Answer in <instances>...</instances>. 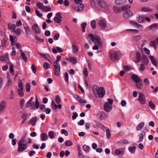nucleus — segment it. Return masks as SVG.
<instances>
[{
  "label": "nucleus",
  "instance_id": "f257e3e1",
  "mask_svg": "<svg viewBox=\"0 0 158 158\" xmlns=\"http://www.w3.org/2000/svg\"><path fill=\"white\" fill-rule=\"evenodd\" d=\"M94 93L96 97L102 98L105 94V91L103 87H99L97 89H96L94 90Z\"/></svg>",
  "mask_w": 158,
  "mask_h": 158
},
{
  "label": "nucleus",
  "instance_id": "f03ea898",
  "mask_svg": "<svg viewBox=\"0 0 158 158\" xmlns=\"http://www.w3.org/2000/svg\"><path fill=\"white\" fill-rule=\"evenodd\" d=\"M88 37L95 44L99 45L102 44L101 38L99 36L96 35L94 36L92 34H90L88 35Z\"/></svg>",
  "mask_w": 158,
  "mask_h": 158
},
{
  "label": "nucleus",
  "instance_id": "7ed1b4c3",
  "mask_svg": "<svg viewBox=\"0 0 158 158\" xmlns=\"http://www.w3.org/2000/svg\"><path fill=\"white\" fill-rule=\"evenodd\" d=\"M108 100V102L105 103L104 106V108L106 112H109L112 110L113 100L111 98H109Z\"/></svg>",
  "mask_w": 158,
  "mask_h": 158
},
{
  "label": "nucleus",
  "instance_id": "20e7f679",
  "mask_svg": "<svg viewBox=\"0 0 158 158\" xmlns=\"http://www.w3.org/2000/svg\"><path fill=\"white\" fill-rule=\"evenodd\" d=\"M72 8L77 12H80L84 9L83 5L81 3H76L74 5Z\"/></svg>",
  "mask_w": 158,
  "mask_h": 158
},
{
  "label": "nucleus",
  "instance_id": "39448f33",
  "mask_svg": "<svg viewBox=\"0 0 158 158\" xmlns=\"http://www.w3.org/2000/svg\"><path fill=\"white\" fill-rule=\"evenodd\" d=\"M109 54L112 60H114L116 59L119 60L118 57V53L117 52L111 50Z\"/></svg>",
  "mask_w": 158,
  "mask_h": 158
},
{
  "label": "nucleus",
  "instance_id": "423d86ee",
  "mask_svg": "<svg viewBox=\"0 0 158 158\" xmlns=\"http://www.w3.org/2000/svg\"><path fill=\"white\" fill-rule=\"evenodd\" d=\"M107 23L106 22L103 20L101 19L98 21V24L100 28L102 29H105L107 26Z\"/></svg>",
  "mask_w": 158,
  "mask_h": 158
},
{
  "label": "nucleus",
  "instance_id": "0eeeda50",
  "mask_svg": "<svg viewBox=\"0 0 158 158\" xmlns=\"http://www.w3.org/2000/svg\"><path fill=\"white\" fill-rule=\"evenodd\" d=\"M139 101L141 104H145L146 103V99L144 95L141 93H139Z\"/></svg>",
  "mask_w": 158,
  "mask_h": 158
},
{
  "label": "nucleus",
  "instance_id": "6e6552de",
  "mask_svg": "<svg viewBox=\"0 0 158 158\" xmlns=\"http://www.w3.org/2000/svg\"><path fill=\"white\" fill-rule=\"evenodd\" d=\"M32 29L33 32L39 34L40 33V30L38 25L36 23L34 24L32 27Z\"/></svg>",
  "mask_w": 158,
  "mask_h": 158
},
{
  "label": "nucleus",
  "instance_id": "1a4fd4ad",
  "mask_svg": "<svg viewBox=\"0 0 158 158\" xmlns=\"http://www.w3.org/2000/svg\"><path fill=\"white\" fill-rule=\"evenodd\" d=\"M97 2L98 5L101 8L106 9L107 7V4L103 0H97Z\"/></svg>",
  "mask_w": 158,
  "mask_h": 158
},
{
  "label": "nucleus",
  "instance_id": "9d476101",
  "mask_svg": "<svg viewBox=\"0 0 158 158\" xmlns=\"http://www.w3.org/2000/svg\"><path fill=\"white\" fill-rule=\"evenodd\" d=\"M27 148V145L26 143L25 144H22L19 143L18 151L19 152H22L25 150Z\"/></svg>",
  "mask_w": 158,
  "mask_h": 158
},
{
  "label": "nucleus",
  "instance_id": "9b49d317",
  "mask_svg": "<svg viewBox=\"0 0 158 158\" xmlns=\"http://www.w3.org/2000/svg\"><path fill=\"white\" fill-rule=\"evenodd\" d=\"M133 15V12L131 10H127L123 13L124 16L126 18H128L131 17Z\"/></svg>",
  "mask_w": 158,
  "mask_h": 158
},
{
  "label": "nucleus",
  "instance_id": "f8f14e48",
  "mask_svg": "<svg viewBox=\"0 0 158 158\" xmlns=\"http://www.w3.org/2000/svg\"><path fill=\"white\" fill-rule=\"evenodd\" d=\"M54 73L56 76L60 75V64L54 65Z\"/></svg>",
  "mask_w": 158,
  "mask_h": 158
},
{
  "label": "nucleus",
  "instance_id": "ddd939ff",
  "mask_svg": "<svg viewBox=\"0 0 158 158\" xmlns=\"http://www.w3.org/2000/svg\"><path fill=\"white\" fill-rule=\"evenodd\" d=\"M149 58L152 64L155 67H157L158 64L156 58L153 56H150Z\"/></svg>",
  "mask_w": 158,
  "mask_h": 158
},
{
  "label": "nucleus",
  "instance_id": "4468645a",
  "mask_svg": "<svg viewBox=\"0 0 158 158\" xmlns=\"http://www.w3.org/2000/svg\"><path fill=\"white\" fill-rule=\"evenodd\" d=\"M131 77L136 83L140 82L142 81L139 77L136 74L132 75Z\"/></svg>",
  "mask_w": 158,
  "mask_h": 158
},
{
  "label": "nucleus",
  "instance_id": "2eb2a0df",
  "mask_svg": "<svg viewBox=\"0 0 158 158\" xmlns=\"http://www.w3.org/2000/svg\"><path fill=\"white\" fill-rule=\"evenodd\" d=\"M98 116L102 119H105L107 117V114L105 112L101 111L98 114Z\"/></svg>",
  "mask_w": 158,
  "mask_h": 158
},
{
  "label": "nucleus",
  "instance_id": "dca6fc26",
  "mask_svg": "<svg viewBox=\"0 0 158 158\" xmlns=\"http://www.w3.org/2000/svg\"><path fill=\"white\" fill-rule=\"evenodd\" d=\"M115 153L118 156H121L124 154L123 150L122 148H120L116 150Z\"/></svg>",
  "mask_w": 158,
  "mask_h": 158
},
{
  "label": "nucleus",
  "instance_id": "f3484780",
  "mask_svg": "<svg viewBox=\"0 0 158 158\" xmlns=\"http://www.w3.org/2000/svg\"><path fill=\"white\" fill-rule=\"evenodd\" d=\"M6 108V104L5 102H3L0 104V114H2L4 112Z\"/></svg>",
  "mask_w": 158,
  "mask_h": 158
},
{
  "label": "nucleus",
  "instance_id": "a211bd4d",
  "mask_svg": "<svg viewBox=\"0 0 158 158\" xmlns=\"http://www.w3.org/2000/svg\"><path fill=\"white\" fill-rule=\"evenodd\" d=\"M35 106L33 105H31L30 107V109L31 110H32L33 109H36L39 108V103L36 97V101L35 102Z\"/></svg>",
  "mask_w": 158,
  "mask_h": 158
},
{
  "label": "nucleus",
  "instance_id": "6ab92c4d",
  "mask_svg": "<svg viewBox=\"0 0 158 158\" xmlns=\"http://www.w3.org/2000/svg\"><path fill=\"white\" fill-rule=\"evenodd\" d=\"M16 27V25L15 24H11L9 23L8 24V27L9 29L12 30V31L14 32L15 31V29Z\"/></svg>",
  "mask_w": 158,
  "mask_h": 158
},
{
  "label": "nucleus",
  "instance_id": "aec40b11",
  "mask_svg": "<svg viewBox=\"0 0 158 158\" xmlns=\"http://www.w3.org/2000/svg\"><path fill=\"white\" fill-rule=\"evenodd\" d=\"M26 135H24L20 139L19 143L22 144H25L26 143L27 145L28 143L26 139Z\"/></svg>",
  "mask_w": 158,
  "mask_h": 158
},
{
  "label": "nucleus",
  "instance_id": "412c9836",
  "mask_svg": "<svg viewBox=\"0 0 158 158\" xmlns=\"http://www.w3.org/2000/svg\"><path fill=\"white\" fill-rule=\"evenodd\" d=\"M142 60L145 64H147L149 62V60L148 57L144 55L142 56Z\"/></svg>",
  "mask_w": 158,
  "mask_h": 158
},
{
  "label": "nucleus",
  "instance_id": "4be33fe9",
  "mask_svg": "<svg viewBox=\"0 0 158 158\" xmlns=\"http://www.w3.org/2000/svg\"><path fill=\"white\" fill-rule=\"evenodd\" d=\"M37 121V118L36 117H35L32 118L30 120V123H31L32 126H34Z\"/></svg>",
  "mask_w": 158,
  "mask_h": 158
},
{
  "label": "nucleus",
  "instance_id": "5701e85b",
  "mask_svg": "<svg viewBox=\"0 0 158 158\" xmlns=\"http://www.w3.org/2000/svg\"><path fill=\"white\" fill-rule=\"evenodd\" d=\"M150 29H158V23H155L152 24L149 27Z\"/></svg>",
  "mask_w": 158,
  "mask_h": 158
},
{
  "label": "nucleus",
  "instance_id": "b1692460",
  "mask_svg": "<svg viewBox=\"0 0 158 158\" xmlns=\"http://www.w3.org/2000/svg\"><path fill=\"white\" fill-rule=\"evenodd\" d=\"M131 7V6L129 5H125L120 6L121 11L125 10L127 9H129Z\"/></svg>",
  "mask_w": 158,
  "mask_h": 158
},
{
  "label": "nucleus",
  "instance_id": "393cba45",
  "mask_svg": "<svg viewBox=\"0 0 158 158\" xmlns=\"http://www.w3.org/2000/svg\"><path fill=\"white\" fill-rule=\"evenodd\" d=\"M114 11L115 13H120L121 11L120 7H118L117 6H114Z\"/></svg>",
  "mask_w": 158,
  "mask_h": 158
},
{
  "label": "nucleus",
  "instance_id": "a878e982",
  "mask_svg": "<svg viewBox=\"0 0 158 158\" xmlns=\"http://www.w3.org/2000/svg\"><path fill=\"white\" fill-rule=\"evenodd\" d=\"M41 137L43 141L45 140L48 138L47 134L45 133H42L41 134Z\"/></svg>",
  "mask_w": 158,
  "mask_h": 158
},
{
  "label": "nucleus",
  "instance_id": "bb28decb",
  "mask_svg": "<svg viewBox=\"0 0 158 158\" xmlns=\"http://www.w3.org/2000/svg\"><path fill=\"white\" fill-rule=\"evenodd\" d=\"M141 10L144 12H148L152 10V9L148 7H143L141 8Z\"/></svg>",
  "mask_w": 158,
  "mask_h": 158
},
{
  "label": "nucleus",
  "instance_id": "cd10ccee",
  "mask_svg": "<svg viewBox=\"0 0 158 158\" xmlns=\"http://www.w3.org/2000/svg\"><path fill=\"white\" fill-rule=\"evenodd\" d=\"M144 123L143 122H142L140 123L139 125L136 127V130H141L143 127L144 126Z\"/></svg>",
  "mask_w": 158,
  "mask_h": 158
},
{
  "label": "nucleus",
  "instance_id": "c85d7f7f",
  "mask_svg": "<svg viewBox=\"0 0 158 158\" xmlns=\"http://www.w3.org/2000/svg\"><path fill=\"white\" fill-rule=\"evenodd\" d=\"M124 2V0H115L114 1L115 3L118 5H122Z\"/></svg>",
  "mask_w": 158,
  "mask_h": 158
},
{
  "label": "nucleus",
  "instance_id": "c756f323",
  "mask_svg": "<svg viewBox=\"0 0 158 158\" xmlns=\"http://www.w3.org/2000/svg\"><path fill=\"white\" fill-rule=\"evenodd\" d=\"M145 16L143 15H139L138 21L140 23H142L144 20Z\"/></svg>",
  "mask_w": 158,
  "mask_h": 158
},
{
  "label": "nucleus",
  "instance_id": "7c9ffc66",
  "mask_svg": "<svg viewBox=\"0 0 158 158\" xmlns=\"http://www.w3.org/2000/svg\"><path fill=\"white\" fill-rule=\"evenodd\" d=\"M23 89H17L18 93L19 96L20 97H23L24 95L23 92Z\"/></svg>",
  "mask_w": 158,
  "mask_h": 158
},
{
  "label": "nucleus",
  "instance_id": "2f4dec72",
  "mask_svg": "<svg viewBox=\"0 0 158 158\" xmlns=\"http://www.w3.org/2000/svg\"><path fill=\"white\" fill-rule=\"evenodd\" d=\"M37 6L39 8L43 10L45 6H44L43 3L41 2H38L37 4Z\"/></svg>",
  "mask_w": 158,
  "mask_h": 158
},
{
  "label": "nucleus",
  "instance_id": "473e14b6",
  "mask_svg": "<svg viewBox=\"0 0 158 158\" xmlns=\"http://www.w3.org/2000/svg\"><path fill=\"white\" fill-rule=\"evenodd\" d=\"M21 117L23 119V120L21 123V124H22L24 123V121L27 119V116L26 114H23L22 116Z\"/></svg>",
  "mask_w": 158,
  "mask_h": 158
},
{
  "label": "nucleus",
  "instance_id": "72a5a7b5",
  "mask_svg": "<svg viewBox=\"0 0 158 158\" xmlns=\"http://www.w3.org/2000/svg\"><path fill=\"white\" fill-rule=\"evenodd\" d=\"M149 106L152 110H154L156 107V105L152 101H150L149 102Z\"/></svg>",
  "mask_w": 158,
  "mask_h": 158
},
{
  "label": "nucleus",
  "instance_id": "f704fd0d",
  "mask_svg": "<svg viewBox=\"0 0 158 158\" xmlns=\"http://www.w3.org/2000/svg\"><path fill=\"white\" fill-rule=\"evenodd\" d=\"M136 149V147L135 146L133 147H129L128 148V150L131 153H134L135 152Z\"/></svg>",
  "mask_w": 158,
  "mask_h": 158
},
{
  "label": "nucleus",
  "instance_id": "c9c22d12",
  "mask_svg": "<svg viewBox=\"0 0 158 158\" xmlns=\"http://www.w3.org/2000/svg\"><path fill=\"white\" fill-rule=\"evenodd\" d=\"M91 26L92 28L94 29L96 27V22L95 20H93L91 23Z\"/></svg>",
  "mask_w": 158,
  "mask_h": 158
},
{
  "label": "nucleus",
  "instance_id": "e433bc0d",
  "mask_svg": "<svg viewBox=\"0 0 158 158\" xmlns=\"http://www.w3.org/2000/svg\"><path fill=\"white\" fill-rule=\"evenodd\" d=\"M142 81L138 83H136L135 86L137 88L139 89H142Z\"/></svg>",
  "mask_w": 158,
  "mask_h": 158
},
{
  "label": "nucleus",
  "instance_id": "4c0bfd02",
  "mask_svg": "<svg viewBox=\"0 0 158 158\" xmlns=\"http://www.w3.org/2000/svg\"><path fill=\"white\" fill-rule=\"evenodd\" d=\"M86 25L87 23L85 22L81 24V27L82 28V31L84 32H85V29Z\"/></svg>",
  "mask_w": 158,
  "mask_h": 158
},
{
  "label": "nucleus",
  "instance_id": "58836bf2",
  "mask_svg": "<svg viewBox=\"0 0 158 158\" xmlns=\"http://www.w3.org/2000/svg\"><path fill=\"white\" fill-rule=\"evenodd\" d=\"M51 10V8L48 6H45L43 8V10L44 12H46L50 11Z\"/></svg>",
  "mask_w": 158,
  "mask_h": 158
},
{
  "label": "nucleus",
  "instance_id": "ea45409f",
  "mask_svg": "<svg viewBox=\"0 0 158 158\" xmlns=\"http://www.w3.org/2000/svg\"><path fill=\"white\" fill-rule=\"evenodd\" d=\"M52 107L54 110H56L57 108V105L55 104L53 100L52 101Z\"/></svg>",
  "mask_w": 158,
  "mask_h": 158
},
{
  "label": "nucleus",
  "instance_id": "a19ab883",
  "mask_svg": "<svg viewBox=\"0 0 158 158\" xmlns=\"http://www.w3.org/2000/svg\"><path fill=\"white\" fill-rule=\"evenodd\" d=\"M136 56L137 60H141V55L139 51H137L136 52Z\"/></svg>",
  "mask_w": 158,
  "mask_h": 158
},
{
  "label": "nucleus",
  "instance_id": "79ce46f5",
  "mask_svg": "<svg viewBox=\"0 0 158 158\" xmlns=\"http://www.w3.org/2000/svg\"><path fill=\"white\" fill-rule=\"evenodd\" d=\"M48 136L50 138L53 139L54 138V133L52 131H50L48 132Z\"/></svg>",
  "mask_w": 158,
  "mask_h": 158
},
{
  "label": "nucleus",
  "instance_id": "37998d69",
  "mask_svg": "<svg viewBox=\"0 0 158 158\" xmlns=\"http://www.w3.org/2000/svg\"><path fill=\"white\" fill-rule=\"evenodd\" d=\"M24 29L26 32V34L27 35L29 33V32L31 31L30 29L28 26L25 27H24Z\"/></svg>",
  "mask_w": 158,
  "mask_h": 158
},
{
  "label": "nucleus",
  "instance_id": "c03bdc74",
  "mask_svg": "<svg viewBox=\"0 0 158 158\" xmlns=\"http://www.w3.org/2000/svg\"><path fill=\"white\" fill-rule=\"evenodd\" d=\"M54 21L57 23H60L61 22V19L55 17L54 18Z\"/></svg>",
  "mask_w": 158,
  "mask_h": 158
},
{
  "label": "nucleus",
  "instance_id": "a18cd8bd",
  "mask_svg": "<svg viewBox=\"0 0 158 158\" xmlns=\"http://www.w3.org/2000/svg\"><path fill=\"white\" fill-rule=\"evenodd\" d=\"M106 137L107 139H109L110 137L111 134L109 128L106 129Z\"/></svg>",
  "mask_w": 158,
  "mask_h": 158
},
{
  "label": "nucleus",
  "instance_id": "49530a36",
  "mask_svg": "<svg viewBox=\"0 0 158 158\" xmlns=\"http://www.w3.org/2000/svg\"><path fill=\"white\" fill-rule=\"evenodd\" d=\"M72 48L74 52L76 53L78 51V49L75 45L72 44Z\"/></svg>",
  "mask_w": 158,
  "mask_h": 158
},
{
  "label": "nucleus",
  "instance_id": "de8ad7c7",
  "mask_svg": "<svg viewBox=\"0 0 158 158\" xmlns=\"http://www.w3.org/2000/svg\"><path fill=\"white\" fill-rule=\"evenodd\" d=\"M77 61V59L75 57H72L70 59V62L73 64H75Z\"/></svg>",
  "mask_w": 158,
  "mask_h": 158
},
{
  "label": "nucleus",
  "instance_id": "09e8293b",
  "mask_svg": "<svg viewBox=\"0 0 158 158\" xmlns=\"http://www.w3.org/2000/svg\"><path fill=\"white\" fill-rule=\"evenodd\" d=\"M44 67L45 69H48L50 67L49 64L48 62H45L44 64Z\"/></svg>",
  "mask_w": 158,
  "mask_h": 158
},
{
  "label": "nucleus",
  "instance_id": "8fccbe9b",
  "mask_svg": "<svg viewBox=\"0 0 158 158\" xmlns=\"http://www.w3.org/2000/svg\"><path fill=\"white\" fill-rule=\"evenodd\" d=\"M141 39V36L139 35L135 36L133 39L134 41H137Z\"/></svg>",
  "mask_w": 158,
  "mask_h": 158
},
{
  "label": "nucleus",
  "instance_id": "3c124183",
  "mask_svg": "<svg viewBox=\"0 0 158 158\" xmlns=\"http://www.w3.org/2000/svg\"><path fill=\"white\" fill-rule=\"evenodd\" d=\"M83 73L84 75V76L85 77H87L88 76V73L87 69L86 68H84L83 71Z\"/></svg>",
  "mask_w": 158,
  "mask_h": 158
},
{
  "label": "nucleus",
  "instance_id": "603ef678",
  "mask_svg": "<svg viewBox=\"0 0 158 158\" xmlns=\"http://www.w3.org/2000/svg\"><path fill=\"white\" fill-rule=\"evenodd\" d=\"M65 145L67 146H70L73 144L72 142L70 140H68L65 143Z\"/></svg>",
  "mask_w": 158,
  "mask_h": 158
},
{
  "label": "nucleus",
  "instance_id": "864d4df0",
  "mask_svg": "<svg viewBox=\"0 0 158 158\" xmlns=\"http://www.w3.org/2000/svg\"><path fill=\"white\" fill-rule=\"evenodd\" d=\"M7 40L5 38H3V40H2V46L3 47H4L6 46V43L7 42Z\"/></svg>",
  "mask_w": 158,
  "mask_h": 158
},
{
  "label": "nucleus",
  "instance_id": "5fc2aeb1",
  "mask_svg": "<svg viewBox=\"0 0 158 158\" xmlns=\"http://www.w3.org/2000/svg\"><path fill=\"white\" fill-rule=\"evenodd\" d=\"M40 109L43 112H45L46 109L45 106L44 104H41L40 105Z\"/></svg>",
  "mask_w": 158,
  "mask_h": 158
},
{
  "label": "nucleus",
  "instance_id": "6e6d98bb",
  "mask_svg": "<svg viewBox=\"0 0 158 158\" xmlns=\"http://www.w3.org/2000/svg\"><path fill=\"white\" fill-rule=\"evenodd\" d=\"M73 97L77 101H78V99H80V97L77 95L75 94L72 93V94Z\"/></svg>",
  "mask_w": 158,
  "mask_h": 158
},
{
  "label": "nucleus",
  "instance_id": "4d7b16f0",
  "mask_svg": "<svg viewBox=\"0 0 158 158\" xmlns=\"http://www.w3.org/2000/svg\"><path fill=\"white\" fill-rule=\"evenodd\" d=\"M26 91L27 92H29L30 90V84L29 83H27L26 84Z\"/></svg>",
  "mask_w": 158,
  "mask_h": 158
},
{
  "label": "nucleus",
  "instance_id": "13d9d810",
  "mask_svg": "<svg viewBox=\"0 0 158 158\" xmlns=\"http://www.w3.org/2000/svg\"><path fill=\"white\" fill-rule=\"evenodd\" d=\"M123 67L124 70L126 71H128L131 69V67L130 66H124Z\"/></svg>",
  "mask_w": 158,
  "mask_h": 158
},
{
  "label": "nucleus",
  "instance_id": "bf43d9fd",
  "mask_svg": "<svg viewBox=\"0 0 158 158\" xmlns=\"http://www.w3.org/2000/svg\"><path fill=\"white\" fill-rule=\"evenodd\" d=\"M21 56H22V57L24 61L26 62L27 61V57L25 56V54L24 53H22L21 54Z\"/></svg>",
  "mask_w": 158,
  "mask_h": 158
},
{
  "label": "nucleus",
  "instance_id": "052dcab7",
  "mask_svg": "<svg viewBox=\"0 0 158 158\" xmlns=\"http://www.w3.org/2000/svg\"><path fill=\"white\" fill-rule=\"evenodd\" d=\"M56 101L57 104H59L60 102V98L58 95L56 96Z\"/></svg>",
  "mask_w": 158,
  "mask_h": 158
},
{
  "label": "nucleus",
  "instance_id": "680f3d73",
  "mask_svg": "<svg viewBox=\"0 0 158 158\" xmlns=\"http://www.w3.org/2000/svg\"><path fill=\"white\" fill-rule=\"evenodd\" d=\"M78 151V158H83V155L82 154V152L81 151Z\"/></svg>",
  "mask_w": 158,
  "mask_h": 158
},
{
  "label": "nucleus",
  "instance_id": "e2e57ef3",
  "mask_svg": "<svg viewBox=\"0 0 158 158\" xmlns=\"http://www.w3.org/2000/svg\"><path fill=\"white\" fill-rule=\"evenodd\" d=\"M61 133L62 134H64V135L66 136H68V134L67 131L64 129H62L61 130Z\"/></svg>",
  "mask_w": 158,
  "mask_h": 158
},
{
  "label": "nucleus",
  "instance_id": "0e129e2a",
  "mask_svg": "<svg viewBox=\"0 0 158 158\" xmlns=\"http://www.w3.org/2000/svg\"><path fill=\"white\" fill-rule=\"evenodd\" d=\"M21 29L18 28L17 29V30L15 29V31H14L13 32L16 33L17 35H19L21 33Z\"/></svg>",
  "mask_w": 158,
  "mask_h": 158
},
{
  "label": "nucleus",
  "instance_id": "69168bd1",
  "mask_svg": "<svg viewBox=\"0 0 158 158\" xmlns=\"http://www.w3.org/2000/svg\"><path fill=\"white\" fill-rule=\"evenodd\" d=\"M23 84L21 81L19 82L18 84V87L19 88L18 89H23Z\"/></svg>",
  "mask_w": 158,
  "mask_h": 158
},
{
  "label": "nucleus",
  "instance_id": "338daca9",
  "mask_svg": "<svg viewBox=\"0 0 158 158\" xmlns=\"http://www.w3.org/2000/svg\"><path fill=\"white\" fill-rule=\"evenodd\" d=\"M83 150L85 151H87L89 149V147L86 145H85L83 146Z\"/></svg>",
  "mask_w": 158,
  "mask_h": 158
},
{
  "label": "nucleus",
  "instance_id": "774afa93",
  "mask_svg": "<svg viewBox=\"0 0 158 158\" xmlns=\"http://www.w3.org/2000/svg\"><path fill=\"white\" fill-rule=\"evenodd\" d=\"M91 5L93 7H95L96 6V3L94 0H91Z\"/></svg>",
  "mask_w": 158,
  "mask_h": 158
}]
</instances>
